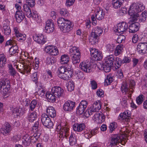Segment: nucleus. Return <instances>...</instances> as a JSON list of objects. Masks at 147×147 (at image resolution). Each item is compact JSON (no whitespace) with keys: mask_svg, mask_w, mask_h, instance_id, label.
<instances>
[{"mask_svg":"<svg viewBox=\"0 0 147 147\" xmlns=\"http://www.w3.org/2000/svg\"><path fill=\"white\" fill-rule=\"evenodd\" d=\"M145 9L143 5L138 3H133L128 10V13L131 17V21L134 22L138 19L140 22H143L146 20L147 12L145 11L141 13Z\"/></svg>","mask_w":147,"mask_h":147,"instance_id":"1","label":"nucleus"},{"mask_svg":"<svg viewBox=\"0 0 147 147\" xmlns=\"http://www.w3.org/2000/svg\"><path fill=\"white\" fill-rule=\"evenodd\" d=\"M57 22L60 29L63 33L68 32L72 29V23L68 20L60 18Z\"/></svg>","mask_w":147,"mask_h":147,"instance_id":"2","label":"nucleus"},{"mask_svg":"<svg viewBox=\"0 0 147 147\" xmlns=\"http://www.w3.org/2000/svg\"><path fill=\"white\" fill-rule=\"evenodd\" d=\"M58 70L59 71L58 76L64 80H67L71 78L73 75V72L70 68H67L65 66L59 67Z\"/></svg>","mask_w":147,"mask_h":147,"instance_id":"3","label":"nucleus"},{"mask_svg":"<svg viewBox=\"0 0 147 147\" xmlns=\"http://www.w3.org/2000/svg\"><path fill=\"white\" fill-rule=\"evenodd\" d=\"M10 83L7 78H3L0 80V90L3 88V92L5 94L8 92L10 88Z\"/></svg>","mask_w":147,"mask_h":147,"instance_id":"4","label":"nucleus"},{"mask_svg":"<svg viewBox=\"0 0 147 147\" xmlns=\"http://www.w3.org/2000/svg\"><path fill=\"white\" fill-rule=\"evenodd\" d=\"M28 65H25L23 63H18L14 66H16V68L18 71L22 74H23L26 75L30 73L31 68Z\"/></svg>","mask_w":147,"mask_h":147,"instance_id":"5","label":"nucleus"},{"mask_svg":"<svg viewBox=\"0 0 147 147\" xmlns=\"http://www.w3.org/2000/svg\"><path fill=\"white\" fill-rule=\"evenodd\" d=\"M16 44V41L10 39L7 40L5 43V46L9 45L13 46L11 47L9 49V53L10 55H12L16 53H18L19 51L18 47Z\"/></svg>","mask_w":147,"mask_h":147,"instance_id":"6","label":"nucleus"},{"mask_svg":"<svg viewBox=\"0 0 147 147\" xmlns=\"http://www.w3.org/2000/svg\"><path fill=\"white\" fill-rule=\"evenodd\" d=\"M128 24L126 22H123L118 24L117 28L115 30V33L117 35L122 34L127 30Z\"/></svg>","mask_w":147,"mask_h":147,"instance_id":"7","label":"nucleus"},{"mask_svg":"<svg viewBox=\"0 0 147 147\" xmlns=\"http://www.w3.org/2000/svg\"><path fill=\"white\" fill-rule=\"evenodd\" d=\"M41 121L43 125L48 128H52L53 124L50 119L45 114H43L41 116Z\"/></svg>","mask_w":147,"mask_h":147,"instance_id":"8","label":"nucleus"},{"mask_svg":"<svg viewBox=\"0 0 147 147\" xmlns=\"http://www.w3.org/2000/svg\"><path fill=\"white\" fill-rule=\"evenodd\" d=\"M69 129L67 126L61 128L60 125H58L57 128V131H59V137H65L66 138L69 134Z\"/></svg>","mask_w":147,"mask_h":147,"instance_id":"9","label":"nucleus"},{"mask_svg":"<svg viewBox=\"0 0 147 147\" xmlns=\"http://www.w3.org/2000/svg\"><path fill=\"white\" fill-rule=\"evenodd\" d=\"M52 93L56 97L59 98L64 95V90L59 86L54 87L52 88Z\"/></svg>","mask_w":147,"mask_h":147,"instance_id":"10","label":"nucleus"},{"mask_svg":"<svg viewBox=\"0 0 147 147\" xmlns=\"http://www.w3.org/2000/svg\"><path fill=\"white\" fill-rule=\"evenodd\" d=\"M55 29V25L53 21L49 20L47 21L46 23L45 30L47 33L52 32Z\"/></svg>","mask_w":147,"mask_h":147,"instance_id":"11","label":"nucleus"},{"mask_svg":"<svg viewBox=\"0 0 147 147\" xmlns=\"http://www.w3.org/2000/svg\"><path fill=\"white\" fill-rule=\"evenodd\" d=\"M80 67L85 72L89 73L91 71V64L89 62H81L80 65Z\"/></svg>","mask_w":147,"mask_h":147,"instance_id":"12","label":"nucleus"},{"mask_svg":"<svg viewBox=\"0 0 147 147\" xmlns=\"http://www.w3.org/2000/svg\"><path fill=\"white\" fill-rule=\"evenodd\" d=\"M121 91L125 94H129L128 97H131V95L134 91V90L129 89L126 82H123L121 87Z\"/></svg>","mask_w":147,"mask_h":147,"instance_id":"13","label":"nucleus"},{"mask_svg":"<svg viewBox=\"0 0 147 147\" xmlns=\"http://www.w3.org/2000/svg\"><path fill=\"white\" fill-rule=\"evenodd\" d=\"M75 102L71 100H68L64 103L63 109L65 111H71L75 107Z\"/></svg>","mask_w":147,"mask_h":147,"instance_id":"14","label":"nucleus"},{"mask_svg":"<svg viewBox=\"0 0 147 147\" xmlns=\"http://www.w3.org/2000/svg\"><path fill=\"white\" fill-rule=\"evenodd\" d=\"M12 130L11 127L9 123H5V126L0 129V133L2 134L4 136L8 135Z\"/></svg>","mask_w":147,"mask_h":147,"instance_id":"15","label":"nucleus"},{"mask_svg":"<svg viewBox=\"0 0 147 147\" xmlns=\"http://www.w3.org/2000/svg\"><path fill=\"white\" fill-rule=\"evenodd\" d=\"M33 37L34 40L40 44H43L46 42V38L41 34H36Z\"/></svg>","mask_w":147,"mask_h":147,"instance_id":"16","label":"nucleus"},{"mask_svg":"<svg viewBox=\"0 0 147 147\" xmlns=\"http://www.w3.org/2000/svg\"><path fill=\"white\" fill-rule=\"evenodd\" d=\"M137 50L139 53H146L147 52V43H139L137 46Z\"/></svg>","mask_w":147,"mask_h":147,"instance_id":"17","label":"nucleus"},{"mask_svg":"<svg viewBox=\"0 0 147 147\" xmlns=\"http://www.w3.org/2000/svg\"><path fill=\"white\" fill-rule=\"evenodd\" d=\"M130 113L129 111L127 110L123 113H120L119 116L124 121L129 122L131 118Z\"/></svg>","mask_w":147,"mask_h":147,"instance_id":"18","label":"nucleus"},{"mask_svg":"<svg viewBox=\"0 0 147 147\" xmlns=\"http://www.w3.org/2000/svg\"><path fill=\"white\" fill-rule=\"evenodd\" d=\"M93 117L95 119V121H97L98 122L100 123L104 122L105 118L104 115L101 112L95 113Z\"/></svg>","mask_w":147,"mask_h":147,"instance_id":"19","label":"nucleus"},{"mask_svg":"<svg viewBox=\"0 0 147 147\" xmlns=\"http://www.w3.org/2000/svg\"><path fill=\"white\" fill-rule=\"evenodd\" d=\"M121 141V139L119 135H115L111 137V144L115 145L119 144Z\"/></svg>","mask_w":147,"mask_h":147,"instance_id":"20","label":"nucleus"},{"mask_svg":"<svg viewBox=\"0 0 147 147\" xmlns=\"http://www.w3.org/2000/svg\"><path fill=\"white\" fill-rule=\"evenodd\" d=\"M140 24L138 22H136L132 24L129 27V32L134 33L138 30Z\"/></svg>","mask_w":147,"mask_h":147,"instance_id":"21","label":"nucleus"},{"mask_svg":"<svg viewBox=\"0 0 147 147\" xmlns=\"http://www.w3.org/2000/svg\"><path fill=\"white\" fill-rule=\"evenodd\" d=\"M15 17L18 22H20L25 17L24 13L22 11H16Z\"/></svg>","mask_w":147,"mask_h":147,"instance_id":"22","label":"nucleus"},{"mask_svg":"<svg viewBox=\"0 0 147 147\" xmlns=\"http://www.w3.org/2000/svg\"><path fill=\"white\" fill-rule=\"evenodd\" d=\"M47 114L48 116L52 118H54L56 115V113L54 108L51 107H48L46 110Z\"/></svg>","mask_w":147,"mask_h":147,"instance_id":"23","label":"nucleus"},{"mask_svg":"<svg viewBox=\"0 0 147 147\" xmlns=\"http://www.w3.org/2000/svg\"><path fill=\"white\" fill-rule=\"evenodd\" d=\"M114 58V56L113 55L107 56L105 59V63L109 65V66H112L113 65Z\"/></svg>","mask_w":147,"mask_h":147,"instance_id":"24","label":"nucleus"},{"mask_svg":"<svg viewBox=\"0 0 147 147\" xmlns=\"http://www.w3.org/2000/svg\"><path fill=\"white\" fill-rule=\"evenodd\" d=\"M101 108V105L100 102H94L90 108L92 112H95L98 111Z\"/></svg>","mask_w":147,"mask_h":147,"instance_id":"25","label":"nucleus"},{"mask_svg":"<svg viewBox=\"0 0 147 147\" xmlns=\"http://www.w3.org/2000/svg\"><path fill=\"white\" fill-rule=\"evenodd\" d=\"M105 13L103 12L101 9L100 7H98L96 9V17L98 20H102L104 17Z\"/></svg>","mask_w":147,"mask_h":147,"instance_id":"26","label":"nucleus"},{"mask_svg":"<svg viewBox=\"0 0 147 147\" xmlns=\"http://www.w3.org/2000/svg\"><path fill=\"white\" fill-rule=\"evenodd\" d=\"M85 125L84 123L75 124L73 126V129L74 131H81L85 128Z\"/></svg>","mask_w":147,"mask_h":147,"instance_id":"27","label":"nucleus"},{"mask_svg":"<svg viewBox=\"0 0 147 147\" xmlns=\"http://www.w3.org/2000/svg\"><path fill=\"white\" fill-rule=\"evenodd\" d=\"M69 53L73 56H80V52L79 48L76 47H73L70 49Z\"/></svg>","mask_w":147,"mask_h":147,"instance_id":"28","label":"nucleus"},{"mask_svg":"<svg viewBox=\"0 0 147 147\" xmlns=\"http://www.w3.org/2000/svg\"><path fill=\"white\" fill-rule=\"evenodd\" d=\"M99 37L96 36L91 33V35L89 38L90 42L92 45H94L96 43L98 42V37Z\"/></svg>","mask_w":147,"mask_h":147,"instance_id":"29","label":"nucleus"},{"mask_svg":"<svg viewBox=\"0 0 147 147\" xmlns=\"http://www.w3.org/2000/svg\"><path fill=\"white\" fill-rule=\"evenodd\" d=\"M102 30L100 27H97L92 30L91 33L99 37L102 34Z\"/></svg>","mask_w":147,"mask_h":147,"instance_id":"30","label":"nucleus"},{"mask_svg":"<svg viewBox=\"0 0 147 147\" xmlns=\"http://www.w3.org/2000/svg\"><path fill=\"white\" fill-rule=\"evenodd\" d=\"M46 96L47 99L49 102H53L56 101V98H57L52 93L51 94L49 92H47Z\"/></svg>","mask_w":147,"mask_h":147,"instance_id":"31","label":"nucleus"},{"mask_svg":"<svg viewBox=\"0 0 147 147\" xmlns=\"http://www.w3.org/2000/svg\"><path fill=\"white\" fill-rule=\"evenodd\" d=\"M22 142L24 145L28 146L31 142L30 136L28 134L25 135L23 137Z\"/></svg>","mask_w":147,"mask_h":147,"instance_id":"32","label":"nucleus"},{"mask_svg":"<svg viewBox=\"0 0 147 147\" xmlns=\"http://www.w3.org/2000/svg\"><path fill=\"white\" fill-rule=\"evenodd\" d=\"M37 113L34 111L28 115V119L30 122H33L37 117Z\"/></svg>","mask_w":147,"mask_h":147,"instance_id":"33","label":"nucleus"},{"mask_svg":"<svg viewBox=\"0 0 147 147\" xmlns=\"http://www.w3.org/2000/svg\"><path fill=\"white\" fill-rule=\"evenodd\" d=\"M27 4H24L23 6V7L24 8V11L26 12V14L27 16L30 18V17L31 16V11L28 5Z\"/></svg>","mask_w":147,"mask_h":147,"instance_id":"34","label":"nucleus"},{"mask_svg":"<svg viewBox=\"0 0 147 147\" xmlns=\"http://www.w3.org/2000/svg\"><path fill=\"white\" fill-rule=\"evenodd\" d=\"M103 56L102 52L99 51L96 54L92 57V59L94 61H100L102 59Z\"/></svg>","mask_w":147,"mask_h":147,"instance_id":"35","label":"nucleus"},{"mask_svg":"<svg viewBox=\"0 0 147 147\" xmlns=\"http://www.w3.org/2000/svg\"><path fill=\"white\" fill-rule=\"evenodd\" d=\"M69 58L67 55H64L61 56L60 62L62 64H66L68 63Z\"/></svg>","mask_w":147,"mask_h":147,"instance_id":"36","label":"nucleus"},{"mask_svg":"<svg viewBox=\"0 0 147 147\" xmlns=\"http://www.w3.org/2000/svg\"><path fill=\"white\" fill-rule=\"evenodd\" d=\"M123 50L122 46L121 45H118L115 49L114 55L116 56L122 53Z\"/></svg>","mask_w":147,"mask_h":147,"instance_id":"37","label":"nucleus"},{"mask_svg":"<svg viewBox=\"0 0 147 147\" xmlns=\"http://www.w3.org/2000/svg\"><path fill=\"white\" fill-rule=\"evenodd\" d=\"M123 2L118 0H113L112 5L115 9L119 8L122 5Z\"/></svg>","mask_w":147,"mask_h":147,"instance_id":"38","label":"nucleus"},{"mask_svg":"<svg viewBox=\"0 0 147 147\" xmlns=\"http://www.w3.org/2000/svg\"><path fill=\"white\" fill-rule=\"evenodd\" d=\"M5 34L7 35H9L11 32L9 26L6 24H4L3 26Z\"/></svg>","mask_w":147,"mask_h":147,"instance_id":"39","label":"nucleus"},{"mask_svg":"<svg viewBox=\"0 0 147 147\" xmlns=\"http://www.w3.org/2000/svg\"><path fill=\"white\" fill-rule=\"evenodd\" d=\"M145 99V97L142 94H140L136 98V101L138 105H141Z\"/></svg>","mask_w":147,"mask_h":147,"instance_id":"40","label":"nucleus"},{"mask_svg":"<svg viewBox=\"0 0 147 147\" xmlns=\"http://www.w3.org/2000/svg\"><path fill=\"white\" fill-rule=\"evenodd\" d=\"M67 88L68 91H72L74 88V84L72 81H70L67 83Z\"/></svg>","mask_w":147,"mask_h":147,"instance_id":"41","label":"nucleus"},{"mask_svg":"<svg viewBox=\"0 0 147 147\" xmlns=\"http://www.w3.org/2000/svg\"><path fill=\"white\" fill-rule=\"evenodd\" d=\"M8 66L10 74L13 77H14L16 74L17 72L13 68L11 65L9 64Z\"/></svg>","mask_w":147,"mask_h":147,"instance_id":"42","label":"nucleus"},{"mask_svg":"<svg viewBox=\"0 0 147 147\" xmlns=\"http://www.w3.org/2000/svg\"><path fill=\"white\" fill-rule=\"evenodd\" d=\"M121 59L118 57H117L115 59L114 65H115L116 68H118L120 67L122 64Z\"/></svg>","mask_w":147,"mask_h":147,"instance_id":"43","label":"nucleus"},{"mask_svg":"<svg viewBox=\"0 0 147 147\" xmlns=\"http://www.w3.org/2000/svg\"><path fill=\"white\" fill-rule=\"evenodd\" d=\"M113 81V78L110 75H109L107 76L106 78L105 81V85L108 86Z\"/></svg>","mask_w":147,"mask_h":147,"instance_id":"44","label":"nucleus"},{"mask_svg":"<svg viewBox=\"0 0 147 147\" xmlns=\"http://www.w3.org/2000/svg\"><path fill=\"white\" fill-rule=\"evenodd\" d=\"M80 56H73L72 57V62L73 64H76L79 63L80 61Z\"/></svg>","mask_w":147,"mask_h":147,"instance_id":"45","label":"nucleus"},{"mask_svg":"<svg viewBox=\"0 0 147 147\" xmlns=\"http://www.w3.org/2000/svg\"><path fill=\"white\" fill-rule=\"evenodd\" d=\"M94 135L95 134L93 131H85L84 136L86 138L88 139L91 138L93 135Z\"/></svg>","mask_w":147,"mask_h":147,"instance_id":"46","label":"nucleus"},{"mask_svg":"<svg viewBox=\"0 0 147 147\" xmlns=\"http://www.w3.org/2000/svg\"><path fill=\"white\" fill-rule=\"evenodd\" d=\"M37 103V101L35 99H34L31 101L29 105L31 111H33L34 110Z\"/></svg>","mask_w":147,"mask_h":147,"instance_id":"47","label":"nucleus"},{"mask_svg":"<svg viewBox=\"0 0 147 147\" xmlns=\"http://www.w3.org/2000/svg\"><path fill=\"white\" fill-rule=\"evenodd\" d=\"M114 45L112 44H108L107 46V50L109 53H112L114 51Z\"/></svg>","mask_w":147,"mask_h":147,"instance_id":"48","label":"nucleus"},{"mask_svg":"<svg viewBox=\"0 0 147 147\" xmlns=\"http://www.w3.org/2000/svg\"><path fill=\"white\" fill-rule=\"evenodd\" d=\"M117 127V123L115 122L111 123L109 126V132L112 133Z\"/></svg>","mask_w":147,"mask_h":147,"instance_id":"49","label":"nucleus"},{"mask_svg":"<svg viewBox=\"0 0 147 147\" xmlns=\"http://www.w3.org/2000/svg\"><path fill=\"white\" fill-rule=\"evenodd\" d=\"M58 54L59 51L57 47L55 46H53L50 55L56 56L58 55Z\"/></svg>","mask_w":147,"mask_h":147,"instance_id":"50","label":"nucleus"},{"mask_svg":"<svg viewBox=\"0 0 147 147\" xmlns=\"http://www.w3.org/2000/svg\"><path fill=\"white\" fill-rule=\"evenodd\" d=\"M76 142V139L73 137V135L71 134L69 137L70 144L71 146L75 145Z\"/></svg>","mask_w":147,"mask_h":147,"instance_id":"51","label":"nucleus"},{"mask_svg":"<svg viewBox=\"0 0 147 147\" xmlns=\"http://www.w3.org/2000/svg\"><path fill=\"white\" fill-rule=\"evenodd\" d=\"M60 13L62 16H68L69 14V12L65 8H62L60 9Z\"/></svg>","mask_w":147,"mask_h":147,"instance_id":"52","label":"nucleus"},{"mask_svg":"<svg viewBox=\"0 0 147 147\" xmlns=\"http://www.w3.org/2000/svg\"><path fill=\"white\" fill-rule=\"evenodd\" d=\"M85 110V109L83 108L82 107L79 105L76 111L77 113L79 115H82L84 113Z\"/></svg>","mask_w":147,"mask_h":147,"instance_id":"53","label":"nucleus"},{"mask_svg":"<svg viewBox=\"0 0 147 147\" xmlns=\"http://www.w3.org/2000/svg\"><path fill=\"white\" fill-rule=\"evenodd\" d=\"M111 66H109V65L104 63L103 70L106 72H109L111 70Z\"/></svg>","mask_w":147,"mask_h":147,"instance_id":"54","label":"nucleus"},{"mask_svg":"<svg viewBox=\"0 0 147 147\" xmlns=\"http://www.w3.org/2000/svg\"><path fill=\"white\" fill-rule=\"evenodd\" d=\"M119 36L117 39V41L118 43H120L122 42V41L124 40L125 38V36L123 35H121L119 34Z\"/></svg>","mask_w":147,"mask_h":147,"instance_id":"55","label":"nucleus"},{"mask_svg":"<svg viewBox=\"0 0 147 147\" xmlns=\"http://www.w3.org/2000/svg\"><path fill=\"white\" fill-rule=\"evenodd\" d=\"M90 55L92 57L94 56L99 51H98V50L93 48H90Z\"/></svg>","mask_w":147,"mask_h":147,"instance_id":"56","label":"nucleus"},{"mask_svg":"<svg viewBox=\"0 0 147 147\" xmlns=\"http://www.w3.org/2000/svg\"><path fill=\"white\" fill-rule=\"evenodd\" d=\"M127 9L125 7H123L121 8L119 11V13L120 15L123 16L127 13Z\"/></svg>","mask_w":147,"mask_h":147,"instance_id":"57","label":"nucleus"},{"mask_svg":"<svg viewBox=\"0 0 147 147\" xmlns=\"http://www.w3.org/2000/svg\"><path fill=\"white\" fill-rule=\"evenodd\" d=\"M88 102L86 100H83L79 104V105L85 109L87 107Z\"/></svg>","mask_w":147,"mask_h":147,"instance_id":"58","label":"nucleus"},{"mask_svg":"<svg viewBox=\"0 0 147 147\" xmlns=\"http://www.w3.org/2000/svg\"><path fill=\"white\" fill-rule=\"evenodd\" d=\"M90 84L92 89H96L97 87V84L96 82L94 80L90 81Z\"/></svg>","mask_w":147,"mask_h":147,"instance_id":"59","label":"nucleus"},{"mask_svg":"<svg viewBox=\"0 0 147 147\" xmlns=\"http://www.w3.org/2000/svg\"><path fill=\"white\" fill-rule=\"evenodd\" d=\"M53 46H48L46 47L45 49V51L50 54Z\"/></svg>","mask_w":147,"mask_h":147,"instance_id":"60","label":"nucleus"},{"mask_svg":"<svg viewBox=\"0 0 147 147\" xmlns=\"http://www.w3.org/2000/svg\"><path fill=\"white\" fill-rule=\"evenodd\" d=\"M26 3L31 7H33L35 4V0H26Z\"/></svg>","mask_w":147,"mask_h":147,"instance_id":"61","label":"nucleus"},{"mask_svg":"<svg viewBox=\"0 0 147 147\" xmlns=\"http://www.w3.org/2000/svg\"><path fill=\"white\" fill-rule=\"evenodd\" d=\"M94 112L92 111L91 110V109H90L86 110L84 112V114L86 117H88L89 116L92 115V113Z\"/></svg>","mask_w":147,"mask_h":147,"instance_id":"62","label":"nucleus"},{"mask_svg":"<svg viewBox=\"0 0 147 147\" xmlns=\"http://www.w3.org/2000/svg\"><path fill=\"white\" fill-rule=\"evenodd\" d=\"M96 94L98 97H102L104 96V92L102 89H99L97 91Z\"/></svg>","mask_w":147,"mask_h":147,"instance_id":"63","label":"nucleus"},{"mask_svg":"<svg viewBox=\"0 0 147 147\" xmlns=\"http://www.w3.org/2000/svg\"><path fill=\"white\" fill-rule=\"evenodd\" d=\"M131 58L129 57H125L121 60L122 62L123 63H129L131 61Z\"/></svg>","mask_w":147,"mask_h":147,"instance_id":"64","label":"nucleus"}]
</instances>
